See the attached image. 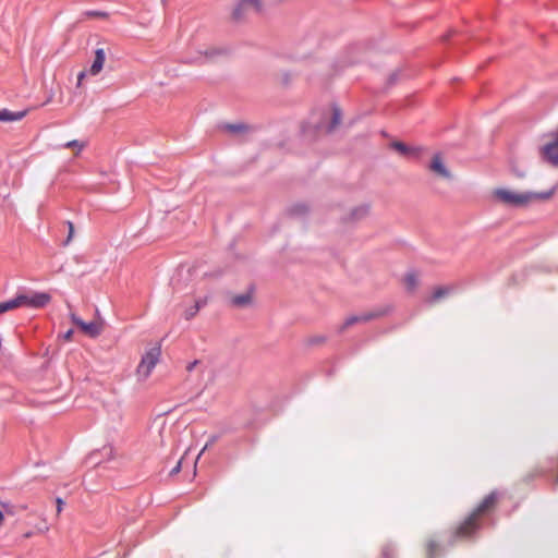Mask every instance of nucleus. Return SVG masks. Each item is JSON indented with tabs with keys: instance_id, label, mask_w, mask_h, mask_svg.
<instances>
[{
	"instance_id": "f257e3e1",
	"label": "nucleus",
	"mask_w": 558,
	"mask_h": 558,
	"mask_svg": "<svg viewBox=\"0 0 558 558\" xmlns=\"http://www.w3.org/2000/svg\"><path fill=\"white\" fill-rule=\"evenodd\" d=\"M497 499V493L492 492L487 495L484 500L477 506V508L465 519V521L458 527V537H470L473 533L478 530V517L482 515L488 508H490Z\"/></svg>"
},
{
	"instance_id": "f03ea898",
	"label": "nucleus",
	"mask_w": 558,
	"mask_h": 558,
	"mask_svg": "<svg viewBox=\"0 0 558 558\" xmlns=\"http://www.w3.org/2000/svg\"><path fill=\"white\" fill-rule=\"evenodd\" d=\"M160 354L161 351L159 347L150 348L145 352L136 368V374L140 380H145L150 376L159 361Z\"/></svg>"
},
{
	"instance_id": "7ed1b4c3",
	"label": "nucleus",
	"mask_w": 558,
	"mask_h": 558,
	"mask_svg": "<svg viewBox=\"0 0 558 558\" xmlns=\"http://www.w3.org/2000/svg\"><path fill=\"white\" fill-rule=\"evenodd\" d=\"M14 300L17 301V308L24 306L29 308H41L51 301V295L46 292H32L29 294L20 293L14 296Z\"/></svg>"
},
{
	"instance_id": "20e7f679",
	"label": "nucleus",
	"mask_w": 558,
	"mask_h": 558,
	"mask_svg": "<svg viewBox=\"0 0 558 558\" xmlns=\"http://www.w3.org/2000/svg\"><path fill=\"white\" fill-rule=\"evenodd\" d=\"M494 195L502 203L520 207L532 201V192L515 193L506 189H497Z\"/></svg>"
},
{
	"instance_id": "39448f33",
	"label": "nucleus",
	"mask_w": 558,
	"mask_h": 558,
	"mask_svg": "<svg viewBox=\"0 0 558 558\" xmlns=\"http://www.w3.org/2000/svg\"><path fill=\"white\" fill-rule=\"evenodd\" d=\"M539 154L546 162L555 167L558 166V130L554 140L539 148Z\"/></svg>"
},
{
	"instance_id": "423d86ee",
	"label": "nucleus",
	"mask_w": 558,
	"mask_h": 558,
	"mask_svg": "<svg viewBox=\"0 0 558 558\" xmlns=\"http://www.w3.org/2000/svg\"><path fill=\"white\" fill-rule=\"evenodd\" d=\"M70 318L75 326H77L84 333L88 335L89 337L94 338L100 335L101 329L97 323H86L74 313L70 315Z\"/></svg>"
},
{
	"instance_id": "0eeeda50",
	"label": "nucleus",
	"mask_w": 558,
	"mask_h": 558,
	"mask_svg": "<svg viewBox=\"0 0 558 558\" xmlns=\"http://www.w3.org/2000/svg\"><path fill=\"white\" fill-rule=\"evenodd\" d=\"M252 7L255 12L262 11V2L260 0H240L238 5L233 10V19L240 20L243 16V11L245 8Z\"/></svg>"
},
{
	"instance_id": "6e6552de",
	"label": "nucleus",
	"mask_w": 558,
	"mask_h": 558,
	"mask_svg": "<svg viewBox=\"0 0 558 558\" xmlns=\"http://www.w3.org/2000/svg\"><path fill=\"white\" fill-rule=\"evenodd\" d=\"M429 169L445 179H449L451 177L450 171L447 169V167L442 162L439 154H436L433 157L432 162L429 165Z\"/></svg>"
},
{
	"instance_id": "1a4fd4ad",
	"label": "nucleus",
	"mask_w": 558,
	"mask_h": 558,
	"mask_svg": "<svg viewBox=\"0 0 558 558\" xmlns=\"http://www.w3.org/2000/svg\"><path fill=\"white\" fill-rule=\"evenodd\" d=\"M391 147L396 149L400 155L405 157H417L421 150L418 147H411L402 142H393Z\"/></svg>"
},
{
	"instance_id": "9d476101",
	"label": "nucleus",
	"mask_w": 558,
	"mask_h": 558,
	"mask_svg": "<svg viewBox=\"0 0 558 558\" xmlns=\"http://www.w3.org/2000/svg\"><path fill=\"white\" fill-rule=\"evenodd\" d=\"M105 60H106V54H105L104 49L102 48H98L95 51V58H94V61H93V63L90 65L89 73L92 75H97L102 70Z\"/></svg>"
},
{
	"instance_id": "9b49d317",
	"label": "nucleus",
	"mask_w": 558,
	"mask_h": 558,
	"mask_svg": "<svg viewBox=\"0 0 558 558\" xmlns=\"http://www.w3.org/2000/svg\"><path fill=\"white\" fill-rule=\"evenodd\" d=\"M26 116V110L11 111L9 109L0 110V122L20 121Z\"/></svg>"
},
{
	"instance_id": "f8f14e48",
	"label": "nucleus",
	"mask_w": 558,
	"mask_h": 558,
	"mask_svg": "<svg viewBox=\"0 0 558 558\" xmlns=\"http://www.w3.org/2000/svg\"><path fill=\"white\" fill-rule=\"evenodd\" d=\"M206 304H207V298L206 296L196 300L194 305H192V306H190L189 308L185 310L184 318L186 320L192 319L199 312V310L202 307H204Z\"/></svg>"
},
{
	"instance_id": "ddd939ff",
	"label": "nucleus",
	"mask_w": 558,
	"mask_h": 558,
	"mask_svg": "<svg viewBox=\"0 0 558 558\" xmlns=\"http://www.w3.org/2000/svg\"><path fill=\"white\" fill-rule=\"evenodd\" d=\"M252 302L251 292L239 294L232 298L231 303L235 307H244Z\"/></svg>"
},
{
	"instance_id": "4468645a",
	"label": "nucleus",
	"mask_w": 558,
	"mask_h": 558,
	"mask_svg": "<svg viewBox=\"0 0 558 558\" xmlns=\"http://www.w3.org/2000/svg\"><path fill=\"white\" fill-rule=\"evenodd\" d=\"M219 50H207L205 52L199 51L198 54L194 58L187 59L186 62L190 63H203L206 60L213 58L214 56L218 54Z\"/></svg>"
},
{
	"instance_id": "2eb2a0df",
	"label": "nucleus",
	"mask_w": 558,
	"mask_h": 558,
	"mask_svg": "<svg viewBox=\"0 0 558 558\" xmlns=\"http://www.w3.org/2000/svg\"><path fill=\"white\" fill-rule=\"evenodd\" d=\"M342 112L339 107L333 106L332 107V118L327 126V132L331 133L341 122Z\"/></svg>"
},
{
	"instance_id": "dca6fc26",
	"label": "nucleus",
	"mask_w": 558,
	"mask_h": 558,
	"mask_svg": "<svg viewBox=\"0 0 558 558\" xmlns=\"http://www.w3.org/2000/svg\"><path fill=\"white\" fill-rule=\"evenodd\" d=\"M375 315L369 313V314H362V315H352L350 317H348L343 324V328L345 327H349L355 323H359V322H367L371 318H373Z\"/></svg>"
},
{
	"instance_id": "f3484780",
	"label": "nucleus",
	"mask_w": 558,
	"mask_h": 558,
	"mask_svg": "<svg viewBox=\"0 0 558 558\" xmlns=\"http://www.w3.org/2000/svg\"><path fill=\"white\" fill-rule=\"evenodd\" d=\"M417 276L414 271H410L404 277V284L408 291H413L417 286Z\"/></svg>"
},
{
	"instance_id": "a211bd4d",
	"label": "nucleus",
	"mask_w": 558,
	"mask_h": 558,
	"mask_svg": "<svg viewBox=\"0 0 558 558\" xmlns=\"http://www.w3.org/2000/svg\"><path fill=\"white\" fill-rule=\"evenodd\" d=\"M247 129H248L247 125L243 124V123H233V124H225L223 125V130H226L230 133H233V134L245 132Z\"/></svg>"
},
{
	"instance_id": "6ab92c4d",
	"label": "nucleus",
	"mask_w": 558,
	"mask_h": 558,
	"mask_svg": "<svg viewBox=\"0 0 558 558\" xmlns=\"http://www.w3.org/2000/svg\"><path fill=\"white\" fill-rule=\"evenodd\" d=\"M17 308V301L14 298L0 303V315Z\"/></svg>"
},
{
	"instance_id": "aec40b11",
	"label": "nucleus",
	"mask_w": 558,
	"mask_h": 558,
	"mask_svg": "<svg viewBox=\"0 0 558 558\" xmlns=\"http://www.w3.org/2000/svg\"><path fill=\"white\" fill-rule=\"evenodd\" d=\"M449 291H450V289L448 287H439V288L435 289V291L433 292V294L430 296V302L438 301L441 298H444L445 295H448Z\"/></svg>"
},
{
	"instance_id": "412c9836",
	"label": "nucleus",
	"mask_w": 558,
	"mask_h": 558,
	"mask_svg": "<svg viewBox=\"0 0 558 558\" xmlns=\"http://www.w3.org/2000/svg\"><path fill=\"white\" fill-rule=\"evenodd\" d=\"M307 206L304 204H295L290 208V214L295 216L305 215L307 213Z\"/></svg>"
},
{
	"instance_id": "4be33fe9",
	"label": "nucleus",
	"mask_w": 558,
	"mask_h": 558,
	"mask_svg": "<svg viewBox=\"0 0 558 558\" xmlns=\"http://www.w3.org/2000/svg\"><path fill=\"white\" fill-rule=\"evenodd\" d=\"M367 213H368V206L362 205L360 207L354 208L351 213V216H352V219H356V218L365 216Z\"/></svg>"
},
{
	"instance_id": "5701e85b",
	"label": "nucleus",
	"mask_w": 558,
	"mask_h": 558,
	"mask_svg": "<svg viewBox=\"0 0 558 558\" xmlns=\"http://www.w3.org/2000/svg\"><path fill=\"white\" fill-rule=\"evenodd\" d=\"M383 558H395L396 556V549L392 545L387 544L383 547L381 550Z\"/></svg>"
},
{
	"instance_id": "b1692460",
	"label": "nucleus",
	"mask_w": 558,
	"mask_h": 558,
	"mask_svg": "<svg viewBox=\"0 0 558 558\" xmlns=\"http://www.w3.org/2000/svg\"><path fill=\"white\" fill-rule=\"evenodd\" d=\"M554 194V189L549 190V191H546V192H541V193H533L532 192V199L534 198H538V199H548L553 196Z\"/></svg>"
},
{
	"instance_id": "393cba45",
	"label": "nucleus",
	"mask_w": 558,
	"mask_h": 558,
	"mask_svg": "<svg viewBox=\"0 0 558 558\" xmlns=\"http://www.w3.org/2000/svg\"><path fill=\"white\" fill-rule=\"evenodd\" d=\"M84 146V143H81L77 140L69 141L63 145L64 148L76 147L78 150H82Z\"/></svg>"
},
{
	"instance_id": "a878e982",
	"label": "nucleus",
	"mask_w": 558,
	"mask_h": 558,
	"mask_svg": "<svg viewBox=\"0 0 558 558\" xmlns=\"http://www.w3.org/2000/svg\"><path fill=\"white\" fill-rule=\"evenodd\" d=\"M66 225H68V228H69V234H68L66 240L64 241V245H68L70 243V241L73 238V233H74V226H73V223L71 221H66Z\"/></svg>"
},
{
	"instance_id": "bb28decb",
	"label": "nucleus",
	"mask_w": 558,
	"mask_h": 558,
	"mask_svg": "<svg viewBox=\"0 0 558 558\" xmlns=\"http://www.w3.org/2000/svg\"><path fill=\"white\" fill-rule=\"evenodd\" d=\"M85 14L87 16H92V17H107L108 16V13H106L104 11H87Z\"/></svg>"
},
{
	"instance_id": "cd10ccee",
	"label": "nucleus",
	"mask_w": 558,
	"mask_h": 558,
	"mask_svg": "<svg viewBox=\"0 0 558 558\" xmlns=\"http://www.w3.org/2000/svg\"><path fill=\"white\" fill-rule=\"evenodd\" d=\"M436 543L435 542H429L428 545H427V551H428V555L429 557H434L435 556V551H436Z\"/></svg>"
},
{
	"instance_id": "c85d7f7f",
	"label": "nucleus",
	"mask_w": 558,
	"mask_h": 558,
	"mask_svg": "<svg viewBox=\"0 0 558 558\" xmlns=\"http://www.w3.org/2000/svg\"><path fill=\"white\" fill-rule=\"evenodd\" d=\"M101 451L109 459L112 458V456H113V448H112V446H105Z\"/></svg>"
},
{
	"instance_id": "c756f323",
	"label": "nucleus",
	"mask_w": 558,
	"mask_h": 558,
	"mask_svg": "<svg viewBox=\"0 0 558 558\" xmlns=\"http://www.w3.org/2000/svg\"><path fill=\"white\" fill-rule=\"evenodd\" d=\"M181 470V461H179L177 463V465L170 471V475H175L180 472Z\"/></svg>"
},
{
	"instance_id": "7c9ffc66",
	"label": "nucleus",
	"mask_w": 558,
	"mask_h": 558,
	"mask_svg": "<svg viewBox=\"0 0 558 558\" xmlns=\"http://www.w3.org/2000/svg\"><path fill=\"white\" fill-rule=\"evenodd\" d=\"M2 507H3V510H2V511L4 512V514H13V513H14V511H13V508H12V507H10V506H8V505H2Z\"/></svg>"
},
{
	"instance_id": "2f4dec72",
	"label": "nucleus",
	"mask_w": 558,
	"mask_h": 558,
	"mask_svg": "<svg viewBox=\"0 0 558 558\" xmlns=\"http://www.w3.org/2000/svg\"><path fill=\"white\" fill-rule=\"evenodd\" d=\"M57 511L61 512L63 508V500L61 498H57Z\"/></svg>"
},
{
	"instance_id": "473e14b6",
	"label": "nucleus",
	"mask_w": 558,
	"mask_h": 558,
	"mask_svg": "<svg viewBox=\"0 0 558 558\" xmlns=\"http://www.w3.org/2000/svg\"><path fill=\"white\" fill-rule=\"evenodd\" d=\"M72 335H73V330H72V329H70V330H68V331L63 335V338H64L65 340H71Z\"/></svg>"
},
{
	"instance_id": "72a5a7b5",
	"label": "nucleus",
	"mask_w": 558,
	"mask_h": 558,
	"mask_svg": "<svg viewBox=\"0 0 558 558\" xmlns=\"http://www.w3.org/2000/svg\"><path fill=\"white\" fill-rule=\"evenodd\" d=\"M196 364H197V361H194V362L190 363V364L187 365V371H189V372H191V371L194 368V366H195Z\"/></svg>"
},
{
	"instance_id": "f704fd0d",
	"label": "nucleus",
	"mask_w": 558,
	"mask_h": 558,
	"mask_svg": "<svg viewBox=\"0 0 558 558\" xmlns=\"http://www.w3.org/2000/svg\"><path fill=\"white\" fill-rule=\"evenodd\" d=\"M4 520V512L0 509V526L2 525Z\"/></svg>"
},
{
	"instance_id": "c9c22d12",
	"label": "nucleus",
	"mask_w": 558,
	"mask_h": 558,
	"mask_svg": "<svg viewBox=\"0 0 558 558\" xmlns=\"http://www.w3.org/2000/svg\"><path fill=\"white\" fill-rule=\"evenodd\" d=\"M84 76H85V73H84V72H81V73L78 74V77H77V78H78V82H81V81L83 80V77H84Z\"/></svg>"
},
{
	"instance_id": "e433bc0d",
	"label": "nucleus",
	"mask_w": 558,
	"mask_h": 558,
	"mask_svg": "<svg viewBox=\"0 0 558 558\" xmlns=\"http://www.w3.org/2000/svg\"><path fill=\"white\" fill-rule=\"evenodd\" d=\"M162 2L165 3V2H166V0H162Z\"/></svg>"
}]
</instances>
